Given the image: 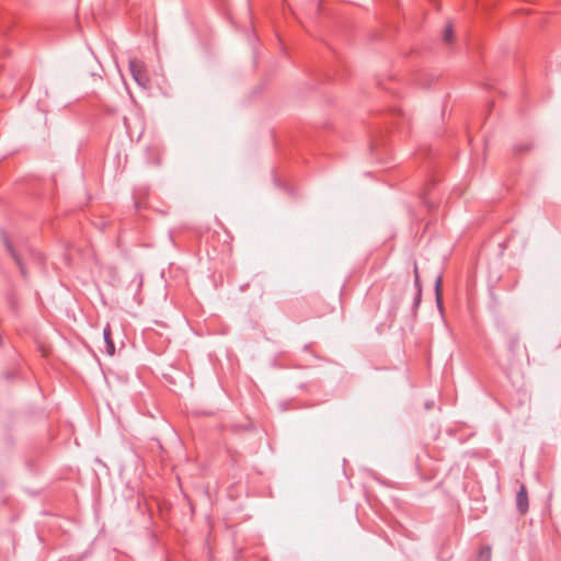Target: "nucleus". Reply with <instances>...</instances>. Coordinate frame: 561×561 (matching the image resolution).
I'll list each match as a JSON object with an SVG mask.
<instances>
[{"label":"nucleus","mask_w":561,"mask_h":561,"mask_svg":"<svg viewBox=\"0 0 561 561\" xmlns=\"http://www.w3.org/2000/svg\"><path fill=\"white\" fill-rule=\"evenodd\" d=\"M129 70L134 80L142 88H148L150 84L145 64L139 59L129 60Z\"/></svg>","instance_id":"f03ea898"},{"label":"nucleus","mask_w":561,"mask_h":561,"mask_svg":"<svg viewBox=\"0 0 561 561\" xmlns=\"http://www.w3.org/2000/svg\"><path fill=\"white\" fill-rule=\"evenodd\" d=\"M516 508L520 515L526 514L528 511V494L525 484H520L516 493Z\"/></svg>","instance_id":"7ed1b4c3"},{"label":"nucleus","mask_w":561,"mask_h":561,"mask_svg":"<svg viewBox=\"0 0 561 561\" xmlns=\"http://www.w3.org/2000/svg\"><path fill=\"white\" fill-rule=\"evenodd\" d=\"M531 149V145L529 144H526V145H519V146H516L514 148L515 152L516 153H522L524 151H529Z\"/></svg>","instance_id":"f8f14e48"},{"label":"nucleus","mask_w":561,"mask_h":561,"mask_svg":"<svg viewBox=\"0 0 561 561\" xmlns=\"http://www.w3.org/2000/svg\"><path fill=\"white\" fill-rule=\"evenodd\" d=\"M422 301V291H415L413 300V310H416Z\"/></svg>","instance_id":"9b49d317"},{"label":"nucleus","mask_w":561,"mask_h":561,"mask_svg":"<svg viewBox=\"0 0 561 561\" xmlns=\"http://www.w3.org/2000/svg\"><path fill=\"white\" fill-rule=\"evenodd\" d=\"M442 276H437L435 280V294L438 306H440V286H442Z\"/></svg>","instance_id":"6e6552de"},{"label":"nucleus","mask_w":561,"mask_h":561,"mask_svg":"<svg viewBox=\"0 0 561 561\" xmlns=\"http://www.w3.org/2000/svg\"><path fill=\"white\" fill-rule=\"evenodd\" d=\"M453 37H454V27H453V24H447L445 30H444V34H443V41L447 44L451 43L453 41Z\"/></svg>","instance_id":"423d86ee"},{"label":"nucleus","mask_w":561,"mask_h":561,"mask_svg":"<svg viewBox=\"0 0 561 561\" xmlns=\"http://www.w3.org/2000/svg\"><path fill=\"white\" fill-rule=\"evenodd\" d=\"M413 272H414V288H415V291H422V284H421V278H420L419 267H417L416 262H414Z\"/></svg>","instance_id":"0eeeda50"},{"label":"nucleus","mask_w":561,"mask_h":561,"mask_svg":"<svg viewBox=\"0 0 561 561\" xmlns=\"http://www.w3.org/2000/svg\"><path fill=\"white\" fill-rule=\"evenodd\" d=\"M480 558L489 561L491 558V549L489 547L482 548L480 550Z\"/></svg>","instance_id":"9d476101"},{"label":"nucleus","mask_w":561,"mask_h":561,"mask_svg":"<svg viewBox=\"0 0 561 561\" xmlns=\"http://www.w3.org/2000/svg\"><path fill=\"white\" fill-rule=\"evenodd\" d=\"M2 241H3V244L5 245L8 253L11 255V257L14 260L15 264L19 266L22 276L25 277L26 276V268H25V263H24L25 257H26V255L33 256L34 252L26 245H23L22 248L16 249L11 243V241L9 240V238L7 237L5 233H2Z\"/></svg>","instance_id":"f257e3e1"},{"label":"nucleus","mask_w":561,"mask_h":561,"mask_svg":"<svg viewBox=\"0 0 561 561\" xmlns=\"http://www.w3.org/2000/svg\"><path fill=\"white\" fill-rule=\"evenodd\" d=\"M508 346L511 352L515 353L519 347V340L517 337L510 339Z\"/></svg>","instance_id":"1a4fd4ad"},{"label":"nucleus","mask_w":561,"mask_h":561,"mask_svg":"<svg viewBox=\"0 0 561 561\" xmlns=\"http://www.w3.org/2000/svg\"><path fill=\"white\" fill-rule=\"evenodd\" d=\"M517 285H518V278H515L511 285L506 286V289L507 290H513L514 288L517 287Z\"/></svg>","instance_id":"ddd939ff"},{"label":"nucleus","mask_w":561,"mask_h":561,"mask_svg":"<svg viewBox=\"0 0 561 561\" xmlns=\"http://www.w3.org/2000/svg\"><path fill=\"white\" fill-rule=\"evenodd\" d=\"M103 340L105 343V352L107 355L113 356L115 353V344L112 339L111 325L107 323L103 329Z\"/></svg>","instance_id":"20e7f679"},{"label":"nucleus","mask_w":561,"mask_h":561,"mask_svg":"<svg viewBox=\"0 0 561 561\" xmlns=\"http://www.w3.org/2000/svg\"><path fill=\"white\" fill-rule=\"evenodd\" d=\"M434 184L435 183L433 180L430 181L425 185V187L420 196L421 202L428 208V210H433L436 207V204L430 198V190L434 186Z\"/></svg>","instance_id":"39448f33"},{"label":"nucleus","mask_w":561,"mask_h":561,"mask_svg":"<svg viewBox=\"0 0 561 561\" xmlns=\"http://www.w3.org/2000/svg\"><path fill=\"white\" fill-rule=\"evenodd\" d=\"M433 407V403H426V409H431Z\"/></svg>","instance_id":"4468645a"}]
</instances>
